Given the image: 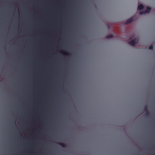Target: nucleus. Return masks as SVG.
Listing matches in <instances>:
<instances>
[{
	"instance_id": "1",
	"label": "nucleus",
	"mask_w": 155,
	"mask_h": 155,
	"mask_svg": "<svg viewBox=\"0 0 155 155\" xmlns=\"http://www.w3.org/2000/svg\"><path fill=\"white\" fill-rule=\"evenodd\" d=\"M139 41V39L136 38H135L133 40L130 41V42H129V44L133 46H135V44L137 43Z\"/></svg>"
},
{
	"instance_id": "2",
	"label": "nucleus",
	"mask_w": 155,
	"mask_h": 155,
	"mask_svg": "<svg viewBox=\"0 0 155 155\" xmlns=\"http://www.w3.org/2000/svg\"><path fill=\"white\" fill-rule=\"evenodd\" d=\"M151 10V8L150 7H147V9L143 11H141L139 12L140 15H142L143 14H145L146 13H149Z\"/></svg>"
},
{
	"instance_id": "3",
	"label": "nucleus",
	"mask_w": 155,
	"mask_h": 155,
	"mask_svg": "<svg viewBox=\"0 0 155 155\" xmlns=\"http://www.w3.org/2000/svg\"><path fill=\"white\" fill-rule=\"evenodd\" d=\"M134 16L131 17L130 19L126 22L125 24H127L132 22L134 21Z\"/></svg>"
},
{
	"instance_id": "4",
	"label": "nucleus",
	"mask_w": 155,
	"mask_h": 155,
	"mask_svg": "<svg viewBox=\"0 0 155 155\" xmlns=\"http://www.w3.org/2000/svg\"><path fill=\"white\" fill-rule=\"evenodd\" d=\"M143 8V6L142 4H140L138 5L137 9L140 10L142 9Z\"/></svg>"
},
{
	"instance_id": "5",
	"label": "nucleus",
	"mask_w": 155,
	"mask_h": 155,
	"mask_svg": "<svg viewBox=\"0 0 155 155\" xmlns=\"http://www.w3.org/2000/svg\"><path fill=\"white\" fill-rule=\"evenodd\" d=\"M114 37V35L112 34H110L106 37V38H112Z\"/></svg>"
},
{
	"instance_id": "6",
	"label": "nucleus",
	"mask_w": 155,
	"mask_h": 155,
	"mask_svg": "<svg viewBox=\"0 0 155 155\" xmlns=\"http://www.w3.org/2000/svg\"><path fill=\"white\" fill-rule=\"evenodd\" d=\"M153 45H150L149 47V49L150 50H153Z\"/></svg>"
},
{
	"instance_id": "7",
	"label": "nucleus",
	"mask_w": 155,
	"mask_h": 155,
	"mask_svg": "<svg viewBox=\"0 0 155 155\" xmlns=\"http://www.w3.org/2000/svg\"><path fill=\"white\" fill-rule=\"evenodd\" d=\"M60 144L63 147H64L65 146V144L64 143H60Z\"/></svg>"
},
{
	"instance_id": "8",
	"label": "nucleus",
	"mask_w": 155,
	"mask_h": 155,
	"mask_svg": "<svg viewBox=\"0 0 155 155\" xmlns=\"http://www.w3.org/2000/svg\"><path fill=\"white\" fill-rule=\"evenodd\" d=\"M144 110H145L146 111H148V109H147V105H146L145 106V107H144Z\"/></svg>"
},
{
	"instance_id": "9",
	"label": "nucleus",
	"mask_w": 155,
	"mask_h": 155,
	"mask_svg": "<svg viewBox=\"0 0 155 155\" xmlns=\"http://www.w3.org/2000/svg\"><path fill=\"white\" fill-rule=\"evenodd\" d=\"M146 113L145 114L147 116H148L149 114V112L148 111H146Z\"/></svg>"
},
{
	"instance_id": "10",
	"label": "nucleus",
	"mask_w": 155,
	"mask_h": 155,
	"mask_svg": "<svg viewBox=\"0 0 155 155\" xmlns=\"http://www.w3.org/2000/svg\"><path fill=\"white\" fill-rule=\"evenodd\" d=\"M63 54L64 55H67V54L65 53H63Z\"/></svg>"
}]
</instances>
